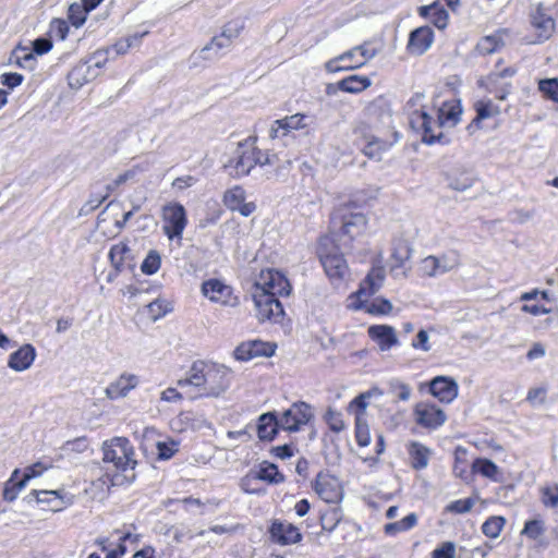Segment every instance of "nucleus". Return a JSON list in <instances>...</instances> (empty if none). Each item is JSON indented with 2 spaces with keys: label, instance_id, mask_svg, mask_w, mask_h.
<instances>
[{
  "label": "nucleus",
  "instance_id": "obj_32",
  "mask_svg": "<svg viewBox=\"0 0 558 558\" xmlns=\"http://www.w3.org/2000/svg\"><path fill=\"white\" fill-rule=\"evenodd\" d=\"M97 74L98 73L95 71H89V65H86L85 62L80 63L69 73V84L73 88H80L85 83L96 77Z\"/></svg>",
  "mask_w": 558,
  "mask_h": 558
},
{
  "label": "nucleus",
  "instance_id": "obj_26",
  "mask_svg": "<svg viewBox=\"0 0 558 558\" xmlns=\"http://www.w3.org/2000/svg\"><path fill=\"white\" fill-rule=\"evenodd\" d=\"M462 114V107L459 100L446 101L437 110V119L442 128L456 126Z\"/></svg>",
  "mask_w": 558,
  "mask_h": 558
},
{
  "label": "nucleus",
  "instance_id": "obj_45",
  "mask_svg": "<svg viewBox=\"0 0 558 558\" xmlns=\"http://www.w3.org/2000/svg\"><path fill=\"white\" fill-rule=\"evenodd\" d=\"M161 266V256L158 251L150 250L144 258L141 270L143 274L151 276L155 275Z\"/></svg>",
  "mask_w": 558,
  "mask_h": 558
},
{
  "label": "nucleus",
  "instance_id": "obj_21",
  "mask_svg": "<svg viewBox=\"0 0 558 558\" xmlns=\"http://www.w3.org/2000/svg\"><path fill=\"white\" fill-rule=\"evenodd\" d=\"M368 337L378 344L380 351H389L399 344L396 329L389 325H372L367 330Z\"/></svg>",
  "mask_w": 558,
  "mask_h": 558
},
{
  "label": "nucleus",
  "instance_id": "obj_6",
  "mask_svg": "<svg viewBox=\"0 0 558 558\" xmlns=\"http://www.w3.org/2000/svg\"><path fill=\"white\" fill-rule=\"evenodd\" d=\"M353 209L355 206L351 204L340 205L331 216L332 226L339 223L341 234L348 235L350 240L361 235L367 225L365 215Z\"/></svg>",
  "mask_w": 558,
  "mask_h": 558
},
{
  "label": "nucleus",
  "instance_id": "obj_34",
  "mask_svg": "<svg viewBox=\"0 0 558 558\" xmlns=\"http://www.w3.org/2000/svg\"><path fill=\"white\" fill-rule=\"evenodd\" d=\"M26 486V483L20 478V470L15 469L10 478L5 482L3 488V499L8 502L14 501L20 492Z\"/></svg>",
  "mask_w": 558,
  "mask_h": 558
},
{
  "label": "nucleus",
  "instance_id": "obj_22",
  "mask_svg": "<svg viewBox=\"0 0 558 558\" xmlns=\"http://www.w3.org/2000/svg\"><path fill=\"white\" fill-rule=\"evenodd\" d=\"M416 422L426 428H438L446 422L445 412L433 404H424L415 409Z\"/></svg>",
  "mask_w": 558,
  "mask_h": 558
},
{
  "label": "nucleus",
  "instance_id": "obj_24",
  "mask_svg": "<svg viewBox=\"0 0 558 558\" xmlns=\"http://www.w3.org/2000/svg\"><path fill=\"white\" fill-rule=\"evenodd\" d=\"M280 424L276 411L263 413L257 422V436L262 441H271L278 434Z\"/></svg>",
  "mask_w": 558,
  "mask_h": 558
},
{
  "label": "nucleus",
  "instance_id": "obj_20",
  "mask_svg": "<svg viewBox=\"0 0 558 558\" xmlns=\"http://www.w3.org/2000/svg\"><path fill=\"white\" fill-rule=\"evenodd\" d=\"M429 390L440 402L450 403L458 396V384L453 378L437 376L430 381Z\"/></svg>",
  "mask_w": 558,
  "mask_h": 558
},
{
  "label": "nucleus",
  "instance_id": "obj_49",
  "mask_svg": "<svg viewBox=\"0 0 558 558\" xmlns=\"http://www.w3.org/2000/svg\"><path fill=\"white\" fill-rule=\"evenodd\" d=\"M258 481L254 470H250L247 474L241 478L240 487L246 494L263 495L265 494V489L257 487Z\"/></svg>",
  "mask_w": 558,
  "mask_h": 558
},
{
  "label": "nucleus",
  "instance_id": "obj_41",
  "mask_svg": "<svg viewBox=\"0 0 558 558\" xmlns=\"http://www.w3.org/2000/svg\"><path fill=\"white\" fill-rule=\"evenodd\" d=\"M61 490H33L31 494L36 497L39 504H50L57 501L56 506L51 507V510L57 511L62 508L63 497Z\"/></svg>",
  "mask_w": 558,
  "mask_h": 558
},
{
  "label": "nucleus",
  "instance_id": "obj_36",
  "mask_svg": "<svg viewBox=\"0 0 558 558\" xmlns=\"http://www.w3.org/2000/svg\"><path fill=\"white\" fill-rule=\"evenodd\" d=\"M371 85V80L366 76L350 75L338 83V87L347 93H360Z\"/></svg>",
  "mask_w": 558,
  "mask_h": 558
},
{
  "label": "nucleus",
  "instance_id": "obj_17",
  "mask_svg": "<svg viewBox=\"0 0 558 558\" xmlns=\"http://www.w3.org/2000/svg\"><path fill=\"white\" fill-rule=\"evenodd\" d=\"M433 43V29L429 26H421L410 33L407 49L411 54L422 56L430 48Z\"/></svg>",
  "mask_w": 558,
  "mask_h": 558
},
{
  "label": "nucleus",
  "instance_id": "obj_8",
  "mask_svg": "<svg viewBox=\"0 0 558 558\" xmlns=\"http://www.w3.org/2000/svg\"><path fill=\"white\" fill-rule=\"evenodd\" d=\"M314 418L312 405L304 401H296L278 416L281 429L289 433L301 430Z\"/></svg>",
  "mask_w": 558,
  "mask_h": 558
},
{
  "label": "nucleus",
  "instance_id": "obj_40",
  "mask_svg": "<svg viewBox=\"0 0 558 558\" xmlns=\"http://www.w3.org/2000/svg\"><path fill=\"white\" fill-rule=\"evenodd\" d=\"M472 470L473 472L494 481H496V475L498 473V466L496 463L485 458L475 459L472 463Z\"/></svg>",
  "mask_w": 558,
  "mask_h": 558
},
{
  "label": "nucleus",
  "instance_id": "obj_63",
  "mask_svg": "<svg viewBox=\"0 0 558 558\" xmlns=\"http://www.w3.org/2000/svg\"><path fill=\"white\" fill-rule=\"evenodd\" d=\"M474 506V501L471 498L458 499L448 505L447 509L454 513H466Z\"/></svg>",
  "mask_w": 558,
  "mask_h": 558
},
{
  "label": "nucleus",
  "instance_id": "obj_51",
  "mask_svg": "<svg viewBox=\"0 0 558 558\" xmlns=\"http://www.w3.org/2000/svg\"><path fill=\"white\" fill-rule=\"evenodd\" d=\"M388 386L389 393H391L396 400L408 401L410 399L412 390L408 384H404L399 379H391Z\"/></svg>",
  "mask_w": 558,
  "mask_h": 558
},
{
  "label": "nucleus",
  "instance_id": "obj_27",
  "mask_svg": "<svg viewBox=\"0 0 558 558\" xmlns=\"http://www.w3.org/2000/svg\"><path fill=\"white\" fill-rule=\"evenodd\" d=\"M355 133L363 135L366 143L363 146L362 151L368 158L380 159V155L388 150L392 145L391 143L374 135H367L361 128H357Z\"/></svg>",
  "mask_w": 558,
  "mask_h": 558
},
{
  "label": "nucleus",
  "instance_id": "obj_33",
  "mask_svg": "<svg viewBox=\"0 0 558 558\" xmlns=\"http://www.w3.org/2000/svg\"><path fill=\"white\" fill-rule=\"evenodd\" d=\"M476 116L468 125V131L472 134L475 130L480 129V124L483 120L497 113L498 110L494 107L490 100H480L475 104Z\"/></svg>",
  "mask_w": 558,
  "mask_h": 558
},
{
  "label": "nucleus",
  "instance_id": "obj_28",
  "mask_svg": "<svg viewBox=\"0 0 558 558\" xmlns=\"http://www.w3.org/2000/svg\"><path fill=\"white\" fill-rule=\"evenodd\" d=\"M256 477L270 485H278L284 482V475L279 472L278 466L271 462L263 461L257 469H253Z\"/></svg>",
  "mask_w": 558,
  "mask_h": 558
},
{
  "label": "nucleus",
  "instance_id": "obj_52",
  "mask_svg": "<svg viewBox=\"0 0 558 558\" xmlns=\"http://www.w3.org/2000/svg\"><path fill=\"white\" fill-rule=\"evenodd\" d=\"M253 357L257 356H271L275 353V345L269 342H264L262 340H252L246 341Z\"/></svg>",
  "mask_w": 558,
  "mask_h": 558
},
{
  "label": "nucleus",
  "instance_id": "obj_37",
  "mask_svg": "<svg viewBox=\"0 0 558 558\" xmlns=\"http://www.w3.org/2000/svg\"><path fill=\"white\" fill-rule=\"evenodd\" d=\"M355 54H356L355 49L352 48L351 50H348V51L343 52L342 54L329 60L326 63L325 68L330 73H336V72L343 71V70L359 68L364 64V61H356L355 65H340L339 64L340 62H343V61H352L353 58L355 57Z\"/></svg>",
  "mask_w": 558,
  "mask_h": 558
},
{
  "label": "nucleus",
  "instance_id": "obj_30",
  "mask_svg": "<svg viewBox=\"0 0 558 558\" xmlns=\"http://www.w3.org/2000/svg\"><path fill=\"white\" fill-rule=\"evenodd\" d=\"M10 63L22 69L33 70L36 65V57L31 48L19 45L11 53Z\"/></svg>",
  "mask_w": 558,
  "mask_h": 558
},
{
  "label": "nucleus",
  "instance_id": "obj_42",
  "mask_svg": "<svg viewBox=\"0 0 558 558\" xmlns=\"http://www.w3.org/2000/svg\"><path fill=\"white\" fill-rule=\"evenodd\" d=\"M506 524V519L500 515L489 517L482 525V532L489 538H497L500 535L502 527Z\"/></svg>",
  "mask_w": 558,
  "mask_h": 558
},
{
  "label": "nucleus",
  "instance_id": "obj_15",
  "mask_svg": "<svg viewBox=\"0 0 558 558\" xmlns=\"http://www.w3.org/2000/svg\"><path fill=\"white\" fill-rule=\"evenodd\" d=\"M531 25L536 32V39L532 40L533 44H541L551 37L555 31L554 19L546 13L542 5H538L531 13Z\"/></svg>",
  "mask_w": 558,
  "mask_h": 558
},
{
  "label": "nucleus",
  "instance_id": "obj_12",
  "mask_svg": "<svg viewBox=\"0 0 558 558\" xmlns=\"http://www.w3.org/2000/svg\"><path fill=\"white\" fill-rule=\"evenodd\" d=\"M202 294L210 302L218 303L225 306H235L239 301L233 294V289L226 284L220 279H208L202 283Z\"/></svg>",
  "mask_w": 558,
  "mask_h": 558
},
{
  "label": "nucleus",
  "instance_id": "obj_35",
  "mask_svg": "<svg viewBox=\"0 0 558 558\" xmlns=\"http://www.w3.org/2000/svg\"><path fill=\"white\" fill-rule=\"evenodd\" d=\"M383 395V391L374 387L365 392L360 393L356 396L349 404L348 410L350 412H353L355 415L360 414L362 417L365 416V410L368 405V399L372 397H379Z\"/></svg>",
  "mask_w": 558,
  "mask_h": 558
},
{
  "label": "nucleus",
  "instance_id": "obj_46",
  "mask_svg": "<svg viewBox=\"0 0 558 558\" xmlns=\"http://www.w3.org/2000/svg\"><path fill=\"white\" fill-rule=\"evenodd\" d=\"M355 439L360 447H367L371 442L368 424L360 414L355 417Z\"/></svg>",
  "mask_w": 558,
  "mask_h": 558
},
{
  "label": "nucleus",
  "instance_id": "obj_23",
  "mask_svg": "<svg viewBox=\"0 0 558 558\" xmlns=\"http://www.w3.org/2000/svg\"><path fill=\"white\" fill-rule=\"evenodd\" d=\"M36 359L35 348L27 343L9 355L8 366L15 372L28 369Z\"/></svg>",
  "mask_w": 558,
  "mask_h": 558
},
{
  "label": "nucleus",
  "instance_id": "obj_31",
  "mask_svg": "<svg viewBox=\"0 0 558 558\" xmlns=\"http://www.w3.org/2000/svg\"><path fill=\"white\" fill-rule=\"evenodd\" d=\"M131 248L124 242H119L110 247L108 257L111 266L118 271L124 270V263L131 258Z\"/></svg>",
  "mask_w": 558,
  "mask_h": 558
},
{
  "label": "nucleus",
  "instance_id": "obj_38",
  "mask_svg": "<svg viewBox=\"0 0 558 558\" xmlns=\"http://www.w3.org/2000/svg\"><path fill=\"white\" fill-rule=\"evenodd\" d=\"M417 523V515L410 513L400 521L391 522L385 525V533L387 535H396L400 532H405L413 529Z\"/></svg>",
  "mask_w": 558,
  "mask_h": 558
},
{
  "label": "nucleus",
  "instance_id": "obj_10",
  "mask_svg": "<svg viewBox=\"0 0 558 558\" xmlns=\"http://www.w3.org/2000/svg\"><path fill=\"white\" fill-rule=\"evenodd\" d=\"M252 299L255 305L256 317L258 320L279 323L282 319L284 310L278 298H275L265 291H253Z\"/></svg>",
  "mask_w": 558,
  "mask_h": 558
},
{
  "label": "nucleus",
  "instance_id": "obj_7",
  "mask_svg": "<svg viewBox=\"0 0 558 558\" xmlns=\"http://www.w3.org/2000/svg\"><path fill=\"white\" fill-rule=\"evenodd\" d=\"M163 220L162 231L170 240H181L187 225V216L184 206L177 202L166 204L161 209Z\"/></svg>",
  "mask_w": 558,
  "mask_h": 558
},
{
  "label": "nucleus",
  "instance_id": "obj_43",
  "mask_svg": "<svg viewBox=\"0 0 558 558\" xmlns=\"http://www.w3.org/2000/svg\"><path fill=\"white\" fill-rule=\"evenodd\" d=\"M502 46L504 43L499 35H489L480 39L476 50L480 54L485 56L496 52Z\"/></svg>",
  "mask_w": 558,
  "mask_h": 558
},
{
  "label": "nucleus",
  "instance_id": "obj_56",
  "mask_svg": "<svg viewBox=\"0 0 558 558\" xmlns=\"http://www.w3.org/2000/svg\"><path fill=\"white\" fill-rule=\"evenodd\" d=\"M434 8L430 22L439 29L446 28L449 19L447 10L437 1L434 2Z\"/></svg>",
  "mask_w": 558,
  "mask_h": 558
},
{
  "label": "nucleus",
  "instance_id": "obj_4",
  "mask_svg": "<svg viewBox=\"0 0 558 558\" xmlns=\"http://www.w3.org/2000/svg\"><path fill=\"white\" fill-rule=\"evenodd\" d=\"M411 128L422 135V142L427 145L448 144L449 138L444 134L438 119L428 114L424 109L410 114Z\"/></svg>",
  "mask_w": 558,
  "mask_h": 558
},
{
  "label": "nucleus",
  "instance_id": "obj_1",
  "mask_svg": "<svg viewBox=\"0 0 558 558\" xmlns=\"http://www.w3.org/2000/svg\"><path fill=\"white\" fill-rule=\"evenodd\" d=\"M232 371L218 363L195 361L186 377L178 380V386H192L198 390V398H219L231 386Z\"/></svg>",
  "mask_w": 558,
  "mask_h": 558
},
{
  "label": "nucleus",
  "instance_id": "obj_18",
  "mask_svg": "<svg viewBox=\"0 0 558 558\" xmlns=\"http://www.w3.org/2000/svg\"><path fill=\"white\" fill-rule=\"evenodd\" d=\"M384 281L385 269L380 266L373 267L355 292L359 301L362 303L375 294L383 287Z\"/></svg>",
  "mask_w": 558,
  "mask_h": 558
},
{
  "label": "nucleus",
  "instance_id": "obj_60",
  "mask_svg": "<svg viewBox=\"0 0 558 558\" xmlns=\"http://www.w3.org/2000/svg\"><path fill=\"white\" fill-rule=\"evenodd\" d=\"M49 34L51 37L64 40L69 34L68 23L61 19H53L50 22Z\"/></svg>",
  "mask_w": 558,
  "mask_h": 558
},
{
  "label": "nucleus",
  "instance_id": "obj_54",
  "mask_svg": "<svg viewBox=\"0 0 558 558\" xmlns=\"http://www.w3.org/2000/svg\"><path fill=\"white\" fill-rule=\"evenodd\" d=\"M88 447H89V441H88L87 437L82 436V437H77L73 440H68L66 442H64L63 446L61 447V450L65 454H69L70 452L82 453V452H85L88 449Z\"/></svg>",
  "mask_w": 558,
  "mask_h": 558
},
{
  "label": "nucleus",
  "instance_id": "obj_55",
  "mask_svg": "<svg viewBox=\"0 0 558 558\" xmlns=\"http://www.w3.org/2000/svg\"><path fill=\"white\" fill-rule=\"evenodd\" d=\"M144 169L140 166H134L131 169L126 170L125 172L119 174L110 184L107 185V191L112 192L118 186L126 183L130 180H133L137 173L142 172Z\"/></svg>",
  "mask_w": 558,
  "mask_h": 558
},
{
  "label": "nucleus",
  "instance_id": "obj_2",
  "mask_svg": "<svg viewBox=\"0 0 558 558\" xmlns=\"http://www.w3.org/2000/svg\"><path fill=\"white\" fill-rule=\"evenodd\" d=\"M257 136H248L239 142L232 149L223 168L234 179H241L251 173L256 166L274 165L277 156L268 150H260L256 146Z\"/></svg>",
  "mask_w": 558,
  "mask_h": 558
},
{
  "label": "nucleus",
  "instance_id": "obj_3",
  "mask_svg": "<svg viewBox=\"0 0 558 558\" xmlns=\"http://www.w3.org/2000/svg\"><path fill=\"white\" fill-rule=\"evenodd\" d=\"M102 461L112 463L117 471L134 470L137 464L135 452L130 440L125 437H113L102 444Z\"/></svg>",
  "mask_w": 558,
  "mask_h": 558
},
{
  "label": "nucleus",
  "instance_id": "obj_11",
  "mask_svg": "<svg viewBox=\"0 0 558 558\" xmlns=\"http://www.w3.org/2000/svg\"><path fill=\"white\" fill-rule=\"evenodd\" d=\"M460 265L457 251H448L440 256L429 255L421 262V271L428 277H437L451 271Z\"/></svg>",
  "mask_w": 558,
  "mask_h": 558
},
{
  "label": "nucleus",
  "instance_id": "obj_62",
  "mask_svg": "<svg viewBox=\"0 0 558 558\" xmlns=\"http://www.w3.org/2000/svg\"><path fill=\"white\" fill-rule=\"evenodd\" d=\"M341 520L339 510L333 509L320 518L322 527L325 531L332 532Z\"/></svg>",
  "mask_w": 558,
  "mask_h": 558
},
{
  "label": "nucleus",
  "instance_id": "obj_29",
  "mask_svg": "<svg viewBox=\"0 0 558 558\" xmlns=\"http://www.w3.org/2000/svg\"><path fill=\"white\" fill-rule=\"evenodd\" d=\"M409 456L412 468L423 470L428 465L430 450L421 442L412 441L409 446Z\"/></svg>",
  "mask_w": 558,
  "mask_h": 558
},
{
  "label": "nucleus",
  "instance_id": "obj_48",
  "mask_svg": "<svg viewBox=\"0 0 558 558\" xmlns=\"http://www.w3.org/2000/svg\"><path fill=\"white\" fill-rule=\"evenodd\" d=\"M87 13L89 11L85 10L82 3L74 2L69 7L68 19L74 27L78 28L85 23Z\"/></svg>",
  "mask_w": 558,
  "mask_h": 558
},
{
  "label": "nucleus",
  "instance_id": "obj_25",
  "mask_svg": "<svg viewBox=\"0 0 558 558\" xmlns=\"http://www.w3.org/2000/svg\"><path fill=\"white\" fill-rule=\"evenodd\" d=\"M138 383L140 379L136 375L124 373L107 387L106 393L110 399L123 398L134 389Z\"/></svg>",
  "mask_w": 558,
  "mask_h": 558
},
{
  "label": "nucleus",
  "instance_id": "obj_39",
  "mask_svg": "<svg viewBox=\"0 0 558 558\" xmlns=\"http://www.w3.org/2000/svg\"><path fill=\"white\" fill-rule=\"evenodd\" d=\"M475 178L472 172L463 171L459 173H452L449 177V186L452 190L463 192L473 186Z\"/></svg>",
  "mask_w": 558,
  "mask_h": 558
},
{
  "label": "nucleus",
  "instance_id": "obj_64",
  "mask_svg": "<svg viewBox=\"0 0 558 558\" xmlns=\"http://www.w3.org/2000/svg\"><path fill=\"white\" fill-rule=\"evenodd\" d=\"M454 544L446 542L433 551V558H454Z\"/></svg>",
  "mask_w": 558,
  "mask_h": 558
},
{
  "label": "nucleus",
  "instance_id": "obj_16",
  "mask_svg": "<svg viewBox=\"0 0 558 558\" xmlns=\"http://www.w3.org/2000/svg\"><path fill=\"white\" fill-rule=\"evenodd\" d=\"M314 490L322 500L328 504L338 502L342 497L337 478L323 472L316 476Z\"/></svg>",
  "mask_w": 558,
  "mask_h": 558
},
{
  "label": "nucleus",
  "instance_id": "obj_13",
  "mask_svg": "<svg viewBox=\"0 0 558 558\" xmlns=\"http://www.w3.org/2000/svg\"><path fill=\"white\" fill-rule=\"evenodd\" d=\"M318 257L324 267L326 275L330 280L343 279L348 274V264L338 250L327 251L323 243L318 247Z\"/></svg>",
  "mask_w": 558,
  "mask_h": 558
},
{
  "label": "nucleus",
  "instance_id": "obj_47",
  "mask_svg": "<svg viewBox=\"0 0 558 558\" xmlns=\"http://www.w3.org/2000/svg\"><path fill=\"white\" fill-rule=\"evenodd\" d=\"M172 311V306L169 302L161 299H156L147 305V313L151 320L156 322L161 317L166 316Z\"/></svg>",
  "mask_w": 558,
  "mask_h": 558
},
{
  "label": "nucleus",
  "instance_id": "obj_57",
  "mask_svg": "<svg viewBox=\"0 0 558 558\" xmlns=\"http://www.w3.org/2000/svg\"><path fill=\"white\" fill-rule=\"evenodd\" d=\"M392 311V304L387 299H376L367 307L366 312L372 315H388Z\"/></svg>",
  "mask_w": 558,
  "mask_h": 558
},
{
  "label": "nucleus",
  "instance_id": "obj_5",
  "mask_svg": "<svg viewBox=\"0 0 558 558\" xmlns=\"http://www.w3.org/2000/svg\"><path fill=\"white\" fill-rule=\"evenodd\" d=\"M242 28L243 26L238 22L228 23L220 35L215 36L210 43L203 47L198 52H195L193 57L205 61L219 59L230 49L233 40L240 35Z\"/></svg>",
  "mask_w": 558,
  "mask_h": 558
},
{
  "label": "nucleus",
  "instance_id": "obj_59",
  "mask_svg": "<svg viewBox=\"0 0 558 558\" xmlns=\"http://www.w3.org/2000/svg\"><path fill=\"white\" fill-rule=\"evenodd\" d=\"M391 256L396 262V266L401 267L411 257V248L405 242L400 241L395 245Z\"/></svg>",
  "mask_w": 558,
  "mask_h": 558
},
{
  "label": "nucleus",
  "instance_id": "obj_53",
  "mask_svg": "<svg viewBox=\"0 0 558 558\" xmlns=\"http://www.w3.org/2000/svg\"><path fill=\"white\" fill-rule=\"evenodd\" d=\"M538 89L550 100L558 102V78H545L538 83Z\"/></svg>",
  "mask_w": 558,
  "mask_h": 558
},
{
  "label": "nucleus",
  "instance_id": "obj_44",
  "mask_svg": "<svg viewBox=\"0 0 558 558\" xmlns=\"http://www.w3.org/2000/svg\"><path fill=\"white\" fill-rule=\"evenodd\" d=\"M245 201V191L241 186H234L226 191L223 195V204L232 211Z\"/></svg>",
  "mask_w": 558,
  "mask_h": 558
},
{
  "label": "nucleus",
  "instance_id": "obj_61",
  "mask_svg": "<svg viewBox=\"0 0 558 558\" xmlns=\"http://www.w3.org/2000/svg\"><path fill=\"white\" fill-rule=\"evenodd\" d=\"M325 420L329 428L335 433H340L345 428V424L341 417V414L332 409L327 410Z\"/></svg>",
  "mask_w": 558,
  "mask_h": 558
},
{
  "label": "nucleus",
  "instance_id": "obj_19",
  "mask_svg": "<svg viewBox=\"0 0 558 558\" xmlns=\"http://www.w3.org/2000/svg\"><path fill=\"white\" fill-rule=\"evenodd\" d=\"M307 118L308 117L305 114L296 113L274 121L269 131L270 138L274 140L283 137L287 136L293 130L306 128L307 123L305 121L307 120Z\"/></svg>",
  "mask_w": 558,
  "mask_h": 558
},
{
  "label": "nucleus",
  "instance_id": "obj_58",
  "mask_svg": "<svg viewBox=\"0 0 558 558\" xmlns=\"http://www.w3.org/2000/svg\"><path fill=\"white\" fill-rule=\"evenodd\" d=\"M544 531V522L542 520L534 519L525 522L521 534L529 538L537 539Z\"/></svg>",
  "mask_w": 558,
  "mask_h": 558
},
{
  "label": "nucleus",
  "instance_id": "obj_9",
  "mask_svg": "<svg viewBox=\"0 0 558 558\" xmlns=\"http://www.w3.org/2000/svg\"><path fill=\"white\" fill-rule=\"evenodd\" d=\"M292 287L287 277L276 269L262 270L256 280L253 291H265L275 298L290 295Z\"/></svg>",
  "mask_w": 558,
  "mask_h": 558
},
{
  "label": "nucleus",
  "instance_id": "obj_50",
  "mask_svg": "<svg viewBox=\"0 0 558 558\" xmlns=\"http://www.w3.org/2000/svg\"><path fill=\"white\" fill-rule=\"evenodd\" d=\"M156 447L158 459L165 461L171 459L179 451L180 442L174 439H169L158 441Z\"/></svg>",
  "mask_w": 558,
  "mask_h": 558
},
{
  "label": "nucleus",
  "instance_id": "obj_14",
  "mask_svg": "<svg viewBox=\"0 0 558 558\" xmlns=\"http://www.w3.org/2000/svg\"><path fill=\"white\" fill-rule=\"evenodd\" d=\"M270 538L274 543L286 546L300 543L302 534L295 525L289 522L275 520L269 527Z\"/></svg>",
  "mask_w": 558,
  "mask_h": 558
}]
</instances>
